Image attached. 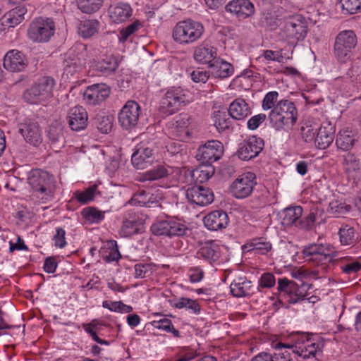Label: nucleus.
Returning a JSON list of instances; mask_svg holds the SVG:
<instances>
[{
	"label": "nucleus",
	"instance_id": "obj_28",
	"mask_svg": "<svg viewBox=\"0 0 361 361\" xmlns=\"http://www.w3.org/2000/svg\"><path fill=\"white\" fill-rule=\"evenodd\" d=\"M145 226L142 220L135 213H128L123 219L119 234L123 238H130L142 233Z\"/></svg>",
	"mask_w": 361,
	"mask_h": 361
},
{
	"label": "nucleus",
	"instance_id": "obj_49",
	"mask_svg": "<svg viewBox=\"0 0 361 361\" xmlns=\"http://www.w3.org/2000/svg\"><path fill=\"white\" fill-rule=\"evenodd\" d=\"M334 247L328 243H317V264L330 262L334 258ZM319 264H317V267Z\"/></svg>",
	"mask_w": 361,
	"mask_h": 361
},
{
	"label": "nucleus",
	"instance_id": "obj_12",
	"mask_svg": "<svg viewBox=\"0 0 361 361\" xmlns=\"http://www.w3.org/2000/svg\"><path fill=\"white\" fill-rule=\"evenodd\" d=\"M256 185V175L252 172H246L232 182L229 187V192L236 199H245L252 193Z\"/></svg>",
	"mask_w": 361,
	"mask_h": 361
},
{
	"label": "nucleus",
	"instance_id": "obj_24",
	"mask_svg": "<svg viewBox=\"0 0 361 361\" xmlns=\"http://www.w3.org/2000/svg\"><path fill=\"white\" fill-rule=\"evenodd\" d=\"M4 67L10 72L18 73L25 70L28 66L26 55L18 49H11L4 57Z\"/></svg>",
	"mask_w": 361,
	"mask_h": 361
},
{
	"label": "nucleus",
	"instance_id": "obj_19",
	"mask_svg": "<svg viewBox=\"0 0 361 361\" xmlns=\"http://www.w3.org/2000/svg\"><path fill=\"white\" fill-rule=\"evenodd\" d=\"M187 200L197 206H207L213 202L214 195L212 190L202 185H195L185 191Z\"/></svg>",
	"mask_w": 361,
	"mask_h": 361
},
{
	"label": "nucleus",
	"instance_id": "obj_33",
	"mask_svg": "<svg viewBox=\"0 0 361 361\" xmlns=\"http://www.w3.org/2000/svg\"><path fill=\"white\" fill-rule=\"evenodd\" d=\"M283 17L274 8L266 9L261 12L259 25L271 31L280 29Z\"/></svg>",
	"mask_w": 361,
	"mask_h": 361
},
{
	"label": "nucleus",
	"instance_id": "obj_61",
	"mask_svg": "<svg viewBox=\"0 0 361 361\" xmlns=\"http://www.w3.org/2000/svg\"><path fill=\"white\" fill-rule=\"evenodd\" d=\"M343 164L345 170L348 173L355 171L359 169L360 163L359 160L353 154H347L344 156Z\"/></svg>",
	"mask_w": 361,
	"mask_h": 361
},
{
	"label": "nucleus",
	"instance_id": "obj_37",
	"mask_svg": "<svg viewBox=\"0 0 361 361\" xmlns=\"http://www.w3.org/2000/svg\"><path fill=\"white\" fill-rule=\"evenodd\" d=\"M197 255L200 258L212 264L214 262H217L221 257L220 247L213 240L206 241L202 243L197 251Z\"/></svg>",
	"mask_w": 361,
	"mask_h": 361
},
{
	"label": "nucleus",
	"instance_id": "obj_50",
	"mask_svg": "<svg viewBox=\"0 0 361 361\" xmlns=\"http://www.w3.org/2000/svg\"><path fill=\"white\" fill-rule=\"evenodd\" d=\"M78 8L84 13H94L103 5L104 0H76Z\"/></svg>",
	"mask_w": 361,
	"mask_h": 361
},
{
	"label": "nucleus",
	"instance_id": "obj_40",
	"mask_svg": "<svg viewBox=\"0 0 361 361\" xmlns=\"http://www.w3.org/2000/svg\"><path fill=\"white\" fill-rule=\"evenodd\" d=\"M214 126L219 133H231L234 130L233 120L228 112L216 111L213 116Z\"/></svg>",
	"mask_w": 361,
	"mask_h": 361
},
{
	"label": "nucleus",
	"instance_id": "obj_21",
	"mask_svg": "<svg viewBox=\"0 0 361 361\" xmlns=\"http://www.w3.org/2000/svg\"><path fill=\"white\" fill-rule=\"evenodd\" d=\"M278 290L281 293H284L290 295L288 302L290 303H297L300 300H307L309 302L314 304L316 302V296H308V293H298V286L293 281H290L286 278L279 279L278 281Z\"/></svg>",
	"mask_w": 361,
	"mask_h": 361
},
{
	"label": "nucleus",
	"instance_id": "obj_44",
	"mask_svg": "<svg viewBox=\"0 0 361 361\" xmlns=\"http://www.w3.org/2000/svg\"><path fill=\"white\" fill-rule=\"evenodd\" d=\"M100 23L96 19H85L78 25V33L84 39L92 37L98 32Z\"/></svg>",
	"mask_w": 361,
	"mask_h": 361
},
{
	"label": "nucleus",
	"instance_id": "obj_47",
	"mask_svg": "<svg viewBox=\"0 0 361 361\" xmlns=\"http://www.w3.org/2000/svg\"><path fill=\"white\" fill-rule=\"evenodd\" d=\"M355 141L352 132L348 130H343L338 133L336 144L339 149L347 151L353 147Z\"/></svg>",
	"mask_w": 361,
	"mask_h": 361
},
{
	"label": "nucleus",
	"instance_id": "obj_29",
	"mask_svg": "<svg viewBox=\"0 0 361 361\" xmlns=\"http://www.w3.org/2000/svg\"><path fill=\"white\" fill-rule=\"evenodd\" d=\"M119 66L118 58L114 54H102L91 62V68L104 75H110L116 72Z\"/></svg>",
	"mask_w": 361,
	"mask_h": 361
},
{
	"label": "nucleus",
	"instance_id": "obj_38",
	"mask_svg": "<svg viewBox=\"0 0 361 361\" xmlns=\"http://www.w3.org/2000/svg\"><path fill=\"white\" fill-rule=\"evenodd\" d=\"M209 68L212 75L216 78H227L234 73L233 65L219 57L209 64Z\"/></svg>",
	"mask_w": 361,
	"mask_h": 361
},
{
	"label": "nucleus",
	"instance_id": "obj_9",
	"mask_svg": "<svg viewBox=\"0 0 361 361\" xmlns=\"http://www.w3.org/2000/svg\"><path fill=\"white\" fill-rule=\"evenodd\" d=\"M302 212L303 209L300 206L289 207L284 209L281 213L282 224L286 226L295 224L300 229H312L316 221L315 214L312 212L305 219H300Z\"/></svg>",
	"mask_w": 361,
	"mask_h": 361
},
{
	"label": "nucleus",
	"instance_id": "obj_1",
	"mask_svg": "<svg viewBox=\"0 0 361 361\" xmlns=\"http://www.w3.org/2000/svg\"><path fill=\"white\" fill-rule=\"evenodd\" d=\"M313 335L312 333L296 331L292 334L294 341V343L292 345L284 344L279 341L273 342L272 347L276 352L269 353L271 361H292L290 350L303 359L315 357L316 343L310 337Z\"/></svg>",
	"mask_w": 361,
	"mask_h": 361
},
{
	"label": "nucleus",
	"instance_id": "obj_5",
	"mask_svg": "<svg viewBox=\"0 0 361 361\" xmlns=\"http://www.w3.org/2000/svg\"><path fill=\"white\" fill-rule=\"evenodd\" d=\"M298 110L295 104L288 99L280 100L270 111L269 119L276 130L285 127L291 128L297 122Z\"/></svg>",
	"mask_w": 361,
	"mask_h": 361
},
{
	"label": "nucleus",
	"instance_id": "obj_64",
	"mask_svg": "<svg viewBox=\"0 0 361 361\" xmlns=\"http://www.w3.org/2000/svg\"><path fill=\"white\" fill-rule=\"evenodd\" d=\"M54 245L56 247L63 248L67 243L66 241V231L61 227L56 228V234L53 237Z\"/></svg>",
	"mask_w": 361,
	"mask_h": 361
},
{
	"label": "nucleus",
	"instance_id": "obj_39",
	"mask_svg": "<svg viewBox=\"0 0 361 361\" xmlns=\"http://www.w3.org/2000/svg\"><path fill=\"white\" fill-rule=\"evenodd\" d=\"M335 128L330 121L324 122L317 131V148L324 149L333 142Z\"/></svg>",
	"mask_w": 361,
	"mask_h": 361
},
{
	"label": "nucleus",
	"instance_id": "obj_34",
	"mask_svg": "<svg viewBox=\"0 0 361 361\" xmlns=\"http://www.w3.org/2000/svg\"><path fill=\"white\" fill-rule=\"evenodd\" d=\"M230 292L235 298L249 297L255 293L251 281L245 276L238 277L231 282Z\"/></svg>",
	"mask_w": 361,
	"mask_h": 361
},
{
	"label": "nucleus",
	"instance_id": "obj_2",
	"mask_svg": "<svg viewBox=\"0 0 361 361\" xmlns=\"http://www.w3.org/2000/svg\"><path fill=\"white\" fill-rule=\"evenodd\" d=\"M27 183L32 188L31 198L37 204H44L54 198L56 185L54 177L40 169H32L27 177Z\"/></svg>",
	"mask_w": 361,
	"mask_h": 361
},
{
	"label": "nucleus",
	"instance_id": "obj_20",
	"mask_svg": "<svg viewBox=\"0 0 361 361\" xmlns=\"http://www.w3.org/2000/svg\"><path fill=\"white\" fill-rule=\"evenodd\" d=\"M225 11L238 20H244L255 14V7L251 0H231Z\"/></svg>",
	"mask_w": 361,
	"mask_h": 361
},
{
	"label": "nucleus",
	"instance_id": "obj_16",
	"mask_svg": "<svg viewBox=\"0 0 361 361\" xmlns=\"http://www.w3.org/2000/svg\"><path fill=\"white\" fill-rule=\"evenodd\" d=\"M163 199V192L159 189L139 190L133 195L128 203L135 206L154 207L160 206V202Z\"/></svg>",
	"mask_w": 361,
	"mask_h": 361
},
{
	"label": "nucleus",
	"instance_id": "obj_53",
	"mask_svg": "<svg viewBox=\"0 0 361 361\" xmlns=\"http://www.w3.org/2000/svg\"><path fill=\"white\" fill-rule=\"evenodd\" d=\"M152 324L157 329L172 334L175 338L181 337L180 331L174 327L171 320L169 319L164 318L159 320H154L152 322Z\"/></svg>",
	"mask_w": 361,
	"mask_h": 361
},
{
	"label": "nucleus",
	"instance_id": "obj_63",
	"mask_svg": "<svg viewBox=\"0 0 361 361\" xmlns=\"http://www.w3.org/2000/svg\"><path fill=\"white\" fill-rule=\"evenodd\" d=\"M350 206L338 201L331 202L329 204V212L332 214H344L349 212Z\"/></svg>",
	"mask_w": 361,
	"mask_h": 361
},
{
	"label": "nucleus",
	"instance_id": "obj_14",
	"mask_svg": "<svg viewBox=\"0 0 361 361\" xmlns=\"http://www.w3.org/2000/svg\"><path fill=\"white\" fill-rule=\"evenodd\" d=\"M224 152L222 143L219 140H209L199 147L196 158L202 164L211 166L213 162L219 160Z\"/></svg>",
	"mask_w": 361,
	"mask_h": 361
},
{
	"label": "nucleus",
	"instance_id": "obj_58",
	"mask_svg": "<svg viewBox=\"0 0 361 361\" xmlns=\"http://www.w3.org/2000/svg\"><path fill=\"white\" fill-rule=\"evenodd\" d=\"M142 27V25L140 21L139 20H136L127 27L121 29L119 32V42H125L131 35L134 34Z\"/></svg>",
	"mask_w": 361,
	"mask_h": 361
},
{
	"label": "nucleus",
	"instance_id": "obj_36",
	"mask_svg": "<svg viewBox=\"0 0 361 361\" xmlns=\"http://www.w3.org/2000/svg\"><path fill=\"white\" fill-rule=\"evenodd\" d=\"M27 12V8L25 6L15 7L3 16L0 20L1 24L5 28L14 27L25 19Z\"/></svg>",
	"mask_w": 361,
	"mask_h": 361
},
{
	"label": "nucleus",
	"instance_id": "obj_52",
	"mask_svg": "<svg viewBox=\"0 0 361 361\" xmlns=\"http://www.w3.org/2000/svg\"><path fill=\"white\" fill-rule=\"evenodd\" d=\"M338 234L342 245H350L355 244L357 242V237L355 235L353 227L345 225L339 229Z\"/></svg>",
	"mask_w": 361,
	"mask_h": 361
},
{
	"label": "nucleus",
	"instance_id": "obj_31",
	"mask_svg": "<svg viewBox=\"0 0 361 361\" xmlns=\"http://www.w3.org/2000/svg\"><path fill=\"white\" fill-rule=\"evenodd\" d=\"M203 222L207 228L210 231H219L226 228L229 224L227 213L221 209L214 210L207 214Z\"/></svg>",
	"mask_w": 361,
	"mask_h": 361
},
{
	"label": "nucleus",
	"instance_id": "obj_42",
	"mask_svg": "<svg viewBox=\"0 0 361 361\" xmlns=\"http://www.w3.org/2000/svg\"><path fill=\"white\" fill-rule=\"evenodd\" d=\"M228 112L235 120H243L251 114L252 111L244 99L237 98L230 104Z\"/></svg>",
	"mask_w": 361,
	"mask_h": 361
},
{
	"label": "nucleus",
	"instance_id": "obj_60",
	"mask_svg": "<svg viewBox=\"0 0 361 361\" xmlns=\"http://www.w3.org/2000/svg\"><path fill=\"white\" fill-rule=\"evenodd\" d=\"M279 97V93L276 91H271L267 93L262 100V109L264 110L271 111L276 106Z\"/></svg>",
	"mask_w": 361,
	"mask_h": 361
},
{
	"label": "nucleus",
	"instance_id": "obj_22",
	"mask_svg": "<svg viewBox=\"0 0 361 361\" xmlns=\"http://www.w3.org/2000/svg\"><path fill=\"white\" fill-rule=\"evenodd\" d=\"M19 133L22 135L26 142L38 146L42 142V130L39 123L30 118H25L19 125Z\"/></svg>",
	"mask_w": 361,
	"mask_h": 361
},
{
	"label": "nucleus",
	"instance_id": "obj_13",
	"mask_svg": "<svg viewBox=\"0 0 361 361\" xmlns=\"http://www.w3.org/2000/svg\"><path fill=\"white\" fill-rule=\"evenodd\" d=\"M264 147V140L257 135L249 136L238 145L236 152L238 157L248 161L257 157Z\"/></svg>",
	"mask_w": 361,
	"mask_h": 361
},
{
	"label": "nucleus",
	"instance_id": "obj_43",
	"mask_svg": "<svg viewBox=\"0 0 361 361\" xmlns=\"http://www.w3.org/2000/svg\"><path fill=\"white\" fill-rule=\"evenodd\" d=\"M99 254L106 263L118 262L121 258L117 242L114 240L107 241L100 249Z\"/></svg>",
	"mask_w": 361,
	"mask_h": 361
},
{
	"label": "nucleus",
	"instance_id": "obj_56",
	"mask_svg": "<svg viewBox=\"0 0 361 361\" xmlns=\"http://www.w3.org/2000/svg\"><path fill=\"white\" fill-rule=\"evenodd\" d=\"M156 265L153 263H139L134 266L135 279L149 277L154 271Z\"/></svg>",
	"mask_w": 361,
	"mask_h": 361
},
{
	"label": "nucleus",
	"instance_id": "obj_45",
	"mask_svg": "<svg viewBox=\"0 0 361 361\" xmlns=\"http://www.w3.org/2000/svg\"><path fill=\"white\" fill-rule=\"evenodd\" d=\"M170 304L173 307L177 309L185 308L190 312L195 314H199L201 312V306L197 300L188 298L181 297L176 298L170 301Z\"/></svg>",
	"mask_w": 361,
	"mask_h": 361
},
{
	"label": "nucleus",
	"instance_id": "obj_35",
	"mask_svg": "<svg viewBox=\"0 0 361 361\" xmlns=\"http://www.w3.org/2000/svg\"><path fill=\"white\" fill-rule=\"evenodd\" d=\"M190 117L187 114H180L176 117L174 126L171 129V136L174 139L183 140L190 137L188 127L190 124Z\"/></svg>",
	"mask_w": 361,
	"mask_h": 361
},
{
	"label": "nucleus",
	"instance_id": "obj_3",
	"mask_svg": "<svg viewBox=\"0 0 361 361\" xmlns=\"http://www.w3.org/2000/svg\"><path fill=\"white\" fill-rule=\"evenodd\" d=\"M150 230L154 235L169 238H185L191 233V229L184 221L168 215L164 218H157Z\"/></svg>",
	"mask_w": 361,
	"mask_h": 361
},
{
	"label": "nucleus",
	"instance_id": "obj_26",
	"mask_svg": "<svg viewBox=\"0 0 361 361\" xmlns=\"http://www.w3.org/2000/svg\"><path fill=\"white\" fill-rule=\"evenodd\" d=\"M340 75L336 77L331 85L334 90L338 91L342 95L348 94L353 87L356 71L353 65L347 69L340 68Z\"/></svg>",
	"mask_w": 361,
	"mask_h": 361
},
{
	"label": "nucleus",
	"instance_id": "obj_11",
	"mask_svg": "<svg viewBox=\"0 0 361 361\" xmlns=\"http://www.w3.org/2000/svg\"><path fill=\"white\" fill-rule=\"evenodd\" d=\"M86 45L82 43L74 44L64 54L63 67L64 71L73 75L85 63Z\"/></svg>",
	"mask_w": 361,
	"mask_h": 361
},
{
	"label": "nucleus",
	"instance_id": "obj_30",
	"mask_svg": "<svg viewBox=\"0 0 361 361\" xmlns=\"http://www.w3.org/2000/svg\"><path fill=\"white\" fill-rule=\"evenodd\" d=\"M66 118L72 130L80 131L87 126L88 114L86 109L81 106L71 109Z\"/></svg>",
	"mask_w": 361,
	"mask_h": 361
},
{
	"label": "nucleus",
	"instance_id": "obj_25",
	"mask_svg": "<svg viewBox=\"0 0 361 361\" xmlns=\"http://www.w3.org/2000/svg\"><path fill=\"white\" fill-rule=\"evenodd\" d=\"M154 149L152 147L141 142L137 145L135 152L132 154V164L137 169H144L150 166L154 161Z\"/></svg>",
	"mask_w": 361,
	"mask_h": 361
},
{
	"label": "nucleus",
	"instance_id": "obj_55",
	"mask_svg": "<svg viewBox=\"0 0 361 361\" xmlns=\"http://www.w3.org/2000/svg\"><path fill=\"white\" fill-rule=\"evenodd\" d=\"M96 189V185L90 186L83 191H75L73 196L79 203L85 204L94 200Z\"/></svg>",
	"mask_w": 361,
	"mask_h": 361
},
{
	"label": "nucleus",
	"instance_id": "obj_7",
	"mask_svg": "<svg viewBox=\"0 0 361 361\" xmlns=\"http://www.w3.org/2000/svg\"><path fill=\"white\" fill-rule=\"evenodd\" d=\"M189 102V91L180 86H173L169 87L162 97L159 111L161 114L168 116L178 112Z\"/></svg>",
	"mask_w": 361,
	"mask_h": 361
},
{
	"label": "nucleus",
	"instance_id": "obj_18",
	"mask_svg": "<svg viewBox=\"0 0 361 361\" xmlns=\"http://www.w3.org/2000/svg\"><path fill=\"white\" fill-rule=\"evenodd\" d=\"M140 114V106L135 101L129 100L123 106L118 114V122L126 130H130L136 126Z\"/></svg>",
	"mask_w": 361,
	"mask_h": 361
},
{
	"label": "nucleus",
	"instance_id": "obj_54",
	"mask_svg": "<svg viewBox=\"0 0 361 361\" xmlns=\"http://www.w3.org/2000/svg\"><path fill=\"white\" fill-rule=\"evenodd\" d=\"M63 126L61 121H54L49 126L47 136L54 143L63 139Z\"/></svg>",
	"mask_w": 361,
	"mask_h": 361
},
{
	"label": "nucleus",
	"instance_id": "obj_23",
	"mask_svg": "<svg viewBox=\"0 0 361 361\" xmlns=\"http://www.w3.org/2000/svg\"><path fill=\"white\" fill-rule=\"evenodd\" d=\"M111 88L104 83H96L88 86L83 93V99L89 105L100 104L108 98Z\"/></svg>",
	"mask_w": 361,
	"mask_h": 361
},
{
	"label": "nucleus",
	"instance_id": "obj_32",
	"mask_svg": "<svg viewBox=\"0 0 361 361\" xmlns=\"http://www.w3.org/2000/svg\"><path fill=\"white\" fill-rule=\"evenodd\" d=\"M111 22L121 23L128 20L133 15V8L128 3L118 2L111 4L108 9Z\"/></svg>",
	"mask_w": 361,
	"mask_h": 361
},
{
	"label": "nucleus",
	"instance_id": "obj_46",
	"mask_svg": "<svg viewBox=\"0 0 361 361\" xmlns=\"http://www.w3.org/2000/svg\"><path fill=\"white\" fill-rule=\"evenodd\" d=\"M105 212L99 210L95 207H87L82 209V218L90 224H99L104 219Z\"/></svg>",
	"mask_w": 361,
	"mask_h": 361
},
{
	"label": "nucleus",
	"instance_id": "obj_17",
	"mask_svg": "<svg viewBox=\"0 0 361 361\" xmlns=\"http://www.w3.org/2000/svg\"><path fill=\"white\" fill-rule=\"evenodd\" d=\"M84 331L90 335L92 339L96 343L109 345L111 341L101 338L99 335L106 337L114 330L113 326L106 322L99 319H93L90 323H83L82 324Z\"/></svg>",
	"mask_w": 361,
	"mask_h": 361
},
{
	"label": "nucleus",
	"instance_id": "obj_4",
	"mask_svg": "<svg viewBox=\"0 0 361 361\" xmlns=\"http://www.w3.org/2000/svg\"><path fill=\"white\" fill-rule=\"evenodd\" d=\"M281 40L295 45L305 39L307 34V24L305 18L299 14L288 15L283 17L278 32Z\"/></svg>",
	"mask_w": 361,
	"mask_h": 361
},
{
	"label": "nucleus",
	"instance_id": "obj_10",
	"mask_svg": "<svg viewBox=\"0 0 361 361\" xmlns=\"http://www.w3.org/2000/svg\"><path fill=\"white\" fill-rule=\"evenodd\" d=\"M55 80L49 76L39 78L32 87L27 89L23 94L25 102L30 104H37L52 96Z\"/></svg>",
	"mask_w": 361,
	"mask_h": 361
},
{
	"label": "nucleus",
	"instance_id": "obj_59",
	"mask_svg": "<svg viewBox=\"0 0 361 361\" xmlns=\"http://www.w3.org/2000/svg\"><path fill=\"white\" fill-rule=\"evenodd\" d=\"M344 14H354L361 9V0H341Z\"/></svg>",
	"mask_w": 361,
	"mask_h": 361
},
{
	"label": "nucleus",
	"instance_id": "obj_8",
	"mask_svg": "<svg viewBox=\"0 0 361 361\" xmlns=\"http://www.w3.org/2000/svg\"><path fill=\"white\" fill-rule=\"evenodd\" d=\"M56 25L53 18L38 17L30 24L27 35L34 42H48L55 33Z\"/></svg>",
	"mask_w": 361,
	"mask_h": 361
},
{
	"label": "nucleus",
	"instance_id": "obj_27",
	"mask_svg": "<svg viewBox=\"0 0 361 361\" xmlns=\"http://www.w3.org/2000/svg\"><path fill=\"white\" fill-rule=\"evenodd\" d=\"M193 57L197 63L209 67L218 57V49L210 41L204 40L195 48Z\"/></svg>",
	"mask_w": 361,
	"mask_h": 361
},
{
	"label": "nucleus",
	"instance_id": "obj_15",
	"mask_svg": "<svg viewBox=\"0 0 361 361\" xmlns=\"http://www.w3.org/2000/svg\"><path fill=\"white\" fill-rule=\"evenodd\" d=\"M357 44V37L353 30H344L336 37L334 51L336 57L341 61H345L350 57V53Z\"/></svg>",
	"mask_w": 361,
	"mask_h": 361
},
{
	"label": "nucleus",
	"instance_id": "obj_41",
	"mask_svg": "<svg viewBox=\"0 0 361 361\" xmlns=\"http://www.w3.org/2000/svg\"><path fill=\"white\" fill-rule=\"evenodd\" d=\"M271 248V243L263 238H254L242 246L243 252H253L255 255H267Z\"/></svg>",
	"mask_w": 361,
	"mask_h": 361
},
{
	"label": "nucleus",
	"instance_id": "obj_62",
	"mask_svg": "<svg viewBox=\"0 0 361 361\" xmlns=\"http://www.w3.org/2000/svg\"><path fill=\"white\" fill-rule=\"evenodd\" d=\"M276 279L273 274L266 272L262 274L259 279L257 290L261 291V288H270L274 286Z\"/></svg>",
	"mask_w": 361,
	"mask_h": 361
},
{
	"label": "nucleus",
	"instance_id": "obj_51",
	"mask_svg": "<svg viewBox=\"0 0 361 361\" xmlns=\"http://www.w3.org/2000/svg\"><path fill=\"white\" fill-rule=\"evenodd\" d=\"M207 169H202V168L196 169L192 171H188L185 172V176H191L192 180L200 183L207 181L214 173V169L211 166L207 165Z\"/></svg>",
	"mask_w": 361,
	"mask_h": 361
},
{
	"label": "nucleus",
	"instance_id": "obj_48",
	"mask_svg": "<svg viewBox=\"0 0 361 361\" xmlns=\"http://www.w3.org/2000/svg\"><path fill=\"white\" fill-rule=\"evenodd\" d=\"M169 175V169L164 166L159 165L143 173L140 180H157L167 177Z\"/></svg>",
	"mask_w": 361,
	"mask_h": 361
},
{
	"label": "nucleus",
	"instance_id": "obj_57",
	"mask_svg": "<svg viewBox=\"0 0 361 361\" xmlns=\"http://www.w3.org/2000/svg\"><path fill=\"white\" fill-rule=\"evenodd\" d=\"M94 125L102 133H108L111 130L112 118L109 116L97 115L94 118Z\"/></svg>",
	"mask_w": 361,
	"mask_h": 361
},
{
	"label": "nucleus",
	"instance_id": "obj_6",
	"mask_svg": "<svg viewBox=\"0 0 361 361\" xmlns=\"http://www.w3.org/2000/svg\"><path fill=\"white\" fill-rule=\"evenodd\" d=\"M204 32V27L201 22L188 18L176 24L172 37L177 44L188 45L200 39Z\"/></svg>",
	"mask_w": 361,
	"mask_h": 361
}]
</instances>
